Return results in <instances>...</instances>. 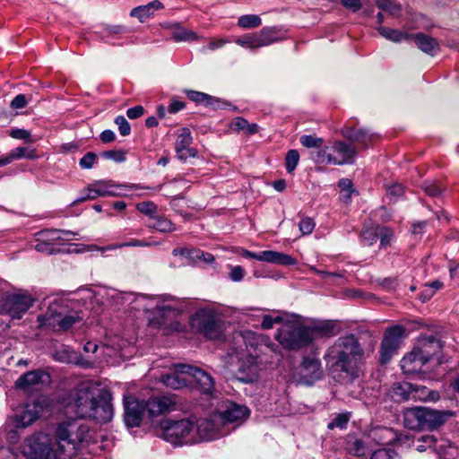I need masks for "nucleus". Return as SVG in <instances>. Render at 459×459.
I'll return each mask as SVG.
<instances>
[{"instance_id":"5","label":"nucleus","mask_w":459,"mask_h":459,"mask_svg":"<svg viewBox=\"0 0 459 459\" xmlns=\"http://www.w3.org/2000/svg\"><path fill=\"white\" fill-rule=\"evenodd\" d=\"M455 412L438 411L427 407H412L403 413L404 426L410 429H435L442 426Z\"/></svg>"},{"instance_id":"51","label":"nucleus","mask_w":459,"mask_h":459,"mask_svg":"<svg viewBox=\"0 0 459 459\" xmlns=\"http://www.w3.org/2000/svg\"><path fill=\"white\" fill-rule=\"evenodd\" d=\"M286 319L282 316H273L271 315H264L261 323L263 329H272L275 324L284 323Z\"/></svg>"},{"instance_id":"6","label":"nucleus","mask_w":459,"mask_h":459,"mask_svg":"<svg viewBox=\"0 0 459 459\" xmlns=\"http://www.w3.org/2000/svg\"><path fill=\"white\" fill-rule=\"evenodd\" d=\"M156 432L160 437L175 446L193 445L196 443L195 422L189 419L163 420Z\"/></svg>"},{"instance_id":"36","label":"nucleus","mask_w":459,"mask_h":459,"mask_svg":"<svg viewBox=\"0 0 459 459\" xmlns=\"http://www.w3.org/2000/svg\"><path fill=\"white\" fill-rule=\"evenodd\" d=\"M380 435L383 437H386V441H383V445H392L394 442L400 445H411L410 437L407 434H397L391 429H384L380 430Z\"/></svg>"},{"instance_id":"62","label":"nucleus","mask_w":459,"mask_h":459,"mask_svg":"<svg viewBox=\"0 0 459 459\" xmlns=\"http://www.w3.org/2000/svg\"><path fill=\"white\" fill-rule=\"evenodd\" d=\"M103 155L104 157L117 162H123L126 160V153L123 151H108L104 152Z\"/></svg>"},{"instance_id":"40","label":"nucleus","mask_w":459,"mask_h":459,"mask_svg":"<svg viewBox=\"0 0 459 459\" xmlns=\"http://www.w3.org/2000/svg\"><path fill=\"white\" fill-rule=\"evenodd\" d=\"M186 94L194 102L196 103H204L206 106H214L218 100L214 97H212L204 92L196 91H185Z\"/></svg>"},{"instance_id":"50","label":"nucleus","mask_w":459,"mask_h":459,"mask_svg":"<svg viewBox=\"0 0 459 459\" xmlns=\"http://www.w3.org/2000/svg\"><path fill=\"white\" fill-rule=\"evenodd\" d=\"M151 246V243L145 241V240H139V239H132L128 242H123L116 245H112L107 247H102L101 250H113L117 248H122L126 247H149Z\"/></svg>"},{"instance_id":"31","label":"nucleus","mask_w":459,"mask_h":459,"mask_svg":"<svg viewBox=\"0 0 459 459\" xmlns=\"http://www.w3.org/2000/svg\"><path fill=\"white\" fill-rule=\"evenodd\" d=\"M182 364L174 366V372L162 377L163 383L173 389H180L191 382L186 373L179 372L178 368Z\"/></svg>"},{"instance_id":"57","label":"nucleus","mask_w":459,"mask_h":459,"mask_svg":"<svg viewBox=\"0 0 459 459\" xmlns=\"http://www.w3.org/2000/svg\"><path fill=\"white\" fill-rule=\"evenodd\" d=\"M97 156L93 152H87L79 161V165L83 169H90L93 167Z\"/></svg>"},{"instance_id":"41","label":"nucleus","mask_w":459,"mask_h":459,"mask_svg":"<svg viewBox=\"0 0 459 459\" xmlns=\"http://www.w3.org/2000/svg\"><path fill=\"white\" fill-rule=\"evenodd\" d=\"M256 36L260 48L269 46L278 41L276 32L273 28H263L258 33H256Z\"/></svg>"},{"instance_id":"56","label":"nucleus","mask_w":459,"mask_h":459,"mask_svg":"<svg viewBox=\"0 0 459 459\" xmlns=\"http://www.w3.org/2000/svg\"><path fill=\"white\" fill-rule=\"evenodd\" d=\"M404 193V187L398 183L389 186L386 188V194L391 200L395 201L398 197L403 195Z\"/></svg>"},{"instance_id":"10","label":"nucleus","mask_w":459,"mask_h":459,"mask_svg":"<svg viewBox=\"0 0 459 459\" xmlns=\"http://www.w3.org/2000/svg\"><path fill=\"white\" fill-rule=\"evenodd\" d=\"M191 326L211 340H217L222 334V321L220 315L212 308H201L190 318Z\"/></svg>"},{"instance_id":"54","label":"nucleus","mask_w":459,"mask_h":459,"mask_svg":"<svg viewBox=\"0 0 459 459\" xmlns=\"http://www.w3.org/2000/svg\"><path fill=\"white\" fill-rule=\"evenodd\" d=\"M315 221L309 217H304L299 223V228L302 235H309L315 229Z\"/></svg>"},{"instance_id":"16","label":"nucleus","mask_w":459,"mask_h":459,"mask_svg":"<svg viewBox=\"0 0 459 459\" xmlns=\"http://www.w3.org/2000/svg\"><path fill=\"white\" fill-rule=\"evenodd\" d=\"M241 255L247 258L256 259L262 262H267L281 265H294L297 261L290 255L283 254L277 251L265 250L261 253H253L248 250L243 249Z\"/></svg>"},{"instance_id":"52","label":"nucleus","mask_w":459,"mask_h":459,"mask_svg":"<svg viewBox=\"0 0 459 459\" xmlns=\"http://www.w3.org/2000/svg\"><path fill=\"white\" fill-rule=\"evenodd\" d=\"M136 208L140 212L149 215L150 218L155 216L157 212V205L151 201L139 203L137 204Z\"/></svg>"},{"instance_id":"61","label":"nucleus","mask_w":459,"mask_h":459,"mask_svg":"<svg viewBox=\"0 0 459 459\" xmlns=\"http://www.w3.org/2000/svg\"><path fill=\"white\" fill-rule=\"evenodd\" d=\"M247 123V119L238 117L234 118L230 122V127L231 130L238 132V133L244 132Z\"/></svg>"},{"instance_id":"44","label":"nucleus","mask_w":459,"mask_h":459,"mask_svg":"<svg viewBox=\"0 0 459 459\" xmlns=\"http://www.w3.org/2000/svg\"><path fill=\"white\" fill-rule=\"evenodd\" d=\"M417 442L419 444L416 449L419 452L426 451L428 448L437 449L436 444L437 443V438L434 435H423L418 438Z\"/></svg>"},{"instance_id":"15","label":"nucleus","mask_w":459,"mask_h":459,"mask_svg":"<svg viewBox=\"0 0 459 459\" xmlns=\"http://www.w3.org/2000/svg\"><path fill=\"white\" fill-rule=\"evenodd\" d=\"M33 299L26 294H13L4 299L3 309L13 318H21L31 306Z\"/></svg>"},{"instance_id":"7","label":"nucleus","mask_w":459,"mask_h":459,"mask_svg":"<svg viewBox=\"0 0 459 459\" xmlns=\"http://www.w3.org/2000/svg\"><path fill=\"white\" fill-rule=\"evenodd\" d=\"M275 339L287 350L298 351L310 345L306 325L298 318L286 319L277 330Z\"/></svg>"},{"instance_id":"33","label":"nucleus","mask_w":459,"mask_h":459,"mask_svg":"<svg viewBox=\"0 0 459 459\" xmlns=\"http://www.w3.org/2000/svg\"><path fill=\"white\" fill-rule=\"evenodd\" d=\"M411 393V399L421 402H436L439 399L438 392L417 384H412Z\"/></svg>"},{"instance_id":"18","label":"nucleus","mask_w":459,"mask_h":459,"mask_svg":"<svg viewBox=\"0 0 459 459\" xmlns=\"http://www.w3.org/2000/svg\"><path fill=\"white\" fill-rule=\"evenodd\" d=\"M428 363V355L413 350L405 355L401 362V368L406 375H416L423 372V367Z\"/></svg>"},{"instance_id":"64","label":"nucleus","mask_w":459,"mask_h":459,"mask_svg":"<svg viewBox=\"0 0 459 459\" xmlns=\"http://www.w3.org/2000/svg\"><path fill=\"white\" fill-rule=\"evenodd\" d=\"M144 113V108L143 106H134L133 108H130L126 110V116L130 118V119H135V118H138L140 117H142Z\"/></svg>"},{"instance_id":"63","label":"nucleus","mask_w":459,"mask_h":459,"mask_svg":"<svg viewBox=\"0 0 459 459\" xmlns=\"http://www.w3.org/2000/svg\"><path fill=\"white\" fill-rule=\"evenodd\" d=\"M27 105V100L24 94L17 95L11 102V108L13 109L23 108Z\"/></svg>"},{"instance_id":"35","label":"nucleus","mask_w":459,"mask_h":459,"mask_svg":"<svg viewBox=\"0 0 459 459\" xmlns=\"http://www.w3.org/2000/svg\"><path fill=\"white\" fill-rule=\"evenodd\" d=\"M344 135L352 142L361 143L364 147H367L368 143L374 137V135L370 134L368 130L362 128L349 129Z\"/></svg>"},{"instance_id":"9","label":"nucleus","mask_w":459,"mask_h":459,"mask_svg":"<svg viewBox=\"0 0 459 459\" xmlns=\"http://www.w3.org/2000/svg\"><path fill=\"white\" fill-rule=\"evenodd\" d=\"M22 449L31 459H63L56 442L41 432L28 437Z\"/></svg>"},{"instance_id":"26","label":"nucleus","mask_w":459,"mask_h":459,"mask_svg":"<svg viewBox=\"0 0 459 459\" xmlns=\"http://www.w3.org/2000/svg\"><path fill=\"white\" fill-rule=\"evenodd\" d=\"M259 367L253 357L242 360L238 368V379L244 383H251L257 379Z\"/></svg>"},{"instance_id":"3","label":"nucleus","mask_w":459,"mask_h":459,"mask_svg":"<svg viewBox=\"0 0 459 459\" xmlns=\"http://www.w3.org/2000/svg\"><path fill=\"white\" fill-rule=\"evenodd\" d=\"M89 427L77 420L59 422L55 430L56 445L63 459L71 458L85 441Z\"/></svg>"},{"instance_id":"39","label":"nucleus","mask_w":459,"mask_h":459,"mask_svg":"<svg viewBox=\"0 0 459 459\" xmlns=\"http://www.w3.org/2000/svg\"><path fill=\"white\" fill-rule=\"evenodd\" d=\"M312 159L317 164L334 165V154L332 152L331 146H325L320 150L312 152Z\"/></svg>"},{"instance_id":"25","label":"nucleus","mask_w":459,"mask_h":459,"mask_svg":"<svg viewBox=\"0 0 459 459\" xmlns=\"http://www.w3.org/2000/svg\"><path fill=\"white\" fill-rule=\"evenodd\" d=\"M49 380V375L40 370L29 371L22 375L16 381V385L24 390H30L39 384Z\"/></svg>"},{"instance_id":"47","label":"nucleus","mask_w":459,"mask_h":459,"mask_svg":"<svg viewBox=\"0 0 459 459\" xmlns=\"http://www.w3.org/2000/svg\"><path fill=\"white\" fill-rule=\"evenodd\" d=\"M361 240L367 246H371L375 242H377L378 238V234L377 232V229L374 227L364 228L361 232Z\"/></svg>"},{"instance_id":"32","label":"nucleus","mask_w":459,"mask_h":459,"mask_svg":"<svg viewBox=\"0 0 459 459\" xmlns=\"http://www.w3.org/2000/svg\"><path fill=\"white\" fill-rule=\"evenodd\" d=\"M412 383L402 382L394 384L388 391V396L396 403L411 399Z\"/></svg>"},{"instance_id":"22","label":"nucleus","mask_w":459,"mask_h":459,"mask_svg":"<svg viewBox=\"0 0 459 459\" xmlns=\"http://www.w3.org/2000/svg\"><path fill=\"white\" fill-rule=\"evenodd\" d=\"M334 154V165L352 164L355 161L357 150L344 142H335L331 146Z\"/></svg>"},{"instance_id":"34","label":"nucleus","mask_w":459,"mask_h":459,"mask_svg":"<svg viewBox=\"0 0 459 459\" xmlns=\"http://www.w3.org/2000/svg\"><path fill=\"white\" fill-rule=\"evenodd\" d=\"M377 30L382 37L395 43L407 41L411 38V34L388 27L380 26Z\"/></svg>"},{"instance_id":"48","label":"nucleus","mask_w":459,"mask_h":459,"mask_svg":"<svg viewBox=\"0 0 459 459\" xmlns=\"http://www.w3.org/2000/svg\"><path fill=\"white\" fill-rule=\"evenodd\" d=\"M299 160V154L296 150H290L285 158L286 170L291 173L297 167Z\"/></svg>"},{"instance_id":"11","label":"nucleus","mask_w":459,"mask_h":459,"mask_svg":"<svg viewBox=\"0 0 459 459\" xmlns=\"http://www.w3.org/2000/svg\"><path fill=\"white\" fill-rule=\"evenodd\" d=\"M404 333L405 329L401 325H393L385 330L379 351L382 364L389 362L396 353Z\"/></svg>"},{"instance_id":"21","label":"nucleus","mask_w":459,"mask_h":459,"mask_svg":"<svg viewBox=\"0 0 459 459\" xmlns=\"http://www.w3.org/2000/svg\"><path fill=\"white\" fill-rule=\"evenodd\" d=\"M195 436L196 443L209 441L221 437L220 429L215 423L207 419H200L195 422Z\"/></svg>"},{"instance_id":"17","label":"nucleus","mask_w":459,"mask_h":459,"mask_svg":"<svg viewBox=\"0 0 459 459\" xmlns=\"http://www.w3.org/2000/svg\"><path fill=\"white\" fill-rule=\"evenodd\" d=\"M300 379L305 385H312L323 377L321 362L316 358L304 357L300 364Z\"/></svg>"},{"instance_id":"46","label":"nucleus","mask_w":459,"mask_h":459,"mask_svg":"<svg viewBox=\"0 0 459 459\" xmlns=\"http://www.w3.org/2000/svg\"><path fill=\"white\" fill-rule=\"evenodd\" d=\"M350 417L351 413L349 412L339 413L328 423L327 428L329 429H333L334 428L344 429L347 427Z\"/></svg>"},{"instance_id":"4","label":"nucleus","mask_w":459,"mask_h":459,"mask_svg":"<svg viewBox=\"0 0 459 459\" xmlns=\"http://www.w3.org/2000/svg\"><path fill=\"white\" fill-rule=\"evenodd\" d=\"M52 405V400L46 395L29 399L15 408L13 415L8 418V421L14 428L24 429L34 424L45 413L49 412Z\"/></svg>"},{"instance_id":"58","label":"nucleus","mask_w":459,"mask_h":459,"mask_svg":"<svg viewBox=\"0 0 459 459\" xmlns=\"http://www.w3.org/2000/svg\"><path fill=\"white\" fill-rule=\"evenodd\" d=\"M395 453L391 449H378L375 451L370 459H394Z\"/></svg>"},{"instance_id":"24","label":"nucleus","mask_w":459,"mask_h":459,"mask_svg":"<svg viewBox=\"0 0 459 459\" xmlns=\"http://www.w3.org/2000/svg\"><path fill=\"white\" fill-rule=\"evenodd\" d=\"M76 233L71 230H45L37 233V239L47 241L53 247L56 243L75 239Z\"/></svg>"},{"instance_id":"60","label":"nucleus","mask_w":459,"mask_h":459,"mask_svg":"<svg viewBox=\"0 0 459 459\" xmlns=\"http://www.w3.org/2000/svg\"><path fill=\"white\" fill-rule=\"evenodd\" d=\"M339 186L342 188V192H345V195H343V198L345 200L350 199L351 194L353 191L351 180L348 178H342L339 181Z\"/></svg>"},{"instance_id":"12","label":"nucleus","mask_w":459,"mask_h":459,"mask_svg":"<svg viewBox=\"0 0 459 459\" xmlns=\"http://www.w3.org/2000/svg\"><path fill=\"white\" fill-rule=\"evenodd\" d=\"M147 412L145 401L134 395L124 397V420L128 428L138 427L144 413Z\"/></svg>"},{"instance_id":"42","label":"nucleus","mask_w":459,"mask_h":459,"mask_svg":"<svg viewBox=\"0 0 459 459\" xmlns=\"http://www.w3.org/2000/svg\"><path fill=\"white\" fill-rule=\"evenodd\" d=\"M262 24L261 18L256 14L242 15L238 20V25L243 29H255Z\"/></svg>"},{"instance_id":"2","label":"nucleus","mask_w":459,"mask_h":459,"mask_svg":"<svg viewBox=\"0 0 459 459\" xmlns=\"http://www.w3.org/2000/svg\"><path fill=\"white\" fill-rule=\"evenodd\" d=\"M364 351L354 334L339 337L325 355L326 365L333 372L342 373L346 377H359V363Z\"/></svg>"},{"instance_id":"19","label":"nucleus","mask_w":459,"mask_h":459,"mask_svg":"<svg viewBox=\"0 0 459 459\" xmlns=\"http://www.w3.org/2000/svg\"><path fill=\"white\" fill-rule=\"evenodd\" d=\"M176 400L173 396L160 395L145 401L147 413L150 417L158 416L172 411L176 408Z\"/></svg>"},{"instance_id":"55","label":"nucleus","mask_w":459,"mask_h":459,"mask_svg":"<svg viewBox=\"0 0 459 459\" xmlns=\"http://www.w3.org/2000/svg\"><path fill=\"white\" fill-rule=\"evenodd\" d=\"M115 124L117 126L119 133L123 136L129 135L131 133V126L127 120L123 116H117L115 118Z\"/></svg>"},{"instance_id":"53","label":"nucleus","mask_w":459,"mask_h":459,"mask_svg":"<svg viewBox=\"0 0 459 459\" xmlns=\"http://www.w3.org/2000/svg\"><path fill=\"white\" fill-rule=\"evenodd\" d=\"M323 139L315 135H302L300 137V143L307 148H318L323 144Z\"/></svg>"},{"instance_id":"23","label":"nucleus","mask_w":459,"mask_h":459,"mask_svg":"<svg viewBox=\"0 0 459 459\" xmlns=\"http://www.w3.org/2000/svg\"><path fill=\"white\" fill-rule=\"evenodd\" d=\"M192 140L193 138L189 129L183 128L175 143V150L180 160L196 156L197 152L195 149L191 148Z\"/></svg>"},{"instance_id":"30","label":"nucleus","mask_w":459,"mask_h":459,"mask_svg":"<svg viewBox=\"0 0 459 459\" xmlns=\"http://www.w3.org/2000/svg\"><path fill=\"white\" fill-rule=\"evenodd\" d=\"M162 8L163 4L160 1L154 0L145 5H140L132 9L130 15L137 18L140 22H144L148 19L153 17L156 11Z\"/></svg>"},{"instance_id":"28","label":"nucleus","mask_w":459,"mask_h":459,"mask_svg":"<svg viewBox=\"0 0 459 459\" xmlns=\"http://www.w3.org/2000/svg\"><path fill=\"white\" fill-rule=\"evenodd\" d=\"M442 349V344L434 335L422 336L415 350L428 355V362Z\"/></svg>"},{"instance_id":"59","label":"nucleus","mask_w":459,"mask_h":459,"mask_svg":"<svg viewBox=\"0 0 459 459\" xmlns=\"http://www.w3.org/2000/svg\"><path fill=\"white\" fill-rule=\"evenodd\" d=\"M38 241L39 243L35 245V250L38 252L52 255L57 251V249L52 247L50 243L42 240Z\"/></svg>"},{"instance_id":"29","label":"nucleus","mask_w":459,"mask_h":459,"mask_svg":"<svg viewBox=\"0 0 459 459\" xmlns=\"http://www.w3.org/2000/svg\"><path fill=\"white\" fill-rule=\"evenodd\" d=\"M248 412L249 411L246 406L228 403L226 409L221 412V417L227 422H237L245 420Z\"/></svg>"},{"instance_id":"8","label":"nucleus","mask_w":459,"mask_h":459,"mask_svg":"<svg viewBox=\"0 0 459 459\" xmlns=\"http://www.w3.org/2000/svg\"><path fill=\"white\" fill-rule=\"evenodd\" d=\"M82 319L78 311H68L65 306L56 301L50 303L47 311L38 317L40 326L55 331H66Z\"/></svg>"},{"instance_id":"13","label":"nucleus","mask_w":459,"mask_h":459,"mask_svg":"<svg viewBox=\"0 0 459 459\" xmlns=\"http://www.w3.org/2000/svg\"><path fill=\"white\" fill-rule=\"evenodd\" d=\"M126 187L124 185H116L110 180L95 181L87 187V195L78 199L77 202L95 200L100 196L121 195L122 190Z\"/></svg>"},{"instance_id":"1","label":"nucleus","mask_w":459,"mask_h":459,"mask_svg":"<svg viewBox=\"0 0 459 459\" xmlns=\"http://www.w3.org/2000/svg\"><path fill=\"white\" fill-rule=\"evenodd\" d=\"M112 394L109 390L97 389L90 381H82L61 398L64 407L82 419H94L105 423L113 418Z\"/></svg>"},{"instance_id":"45","label":"nucleus","mask_w":459,"mask_h":459,"mask_svg":"<svg viewBox=\"0 0 459 459\" xmlns=\"http://www.w3.org/2000/svg\"><path fill=\"white\" fill-rule=\"evenodd\" d=\"M377 7L385 12H388L391 15H398L401 5L394 2L393 0H375Z\"/></svg>"},{"instance_id":"43","label":"nucleus","mask_w":459,"mask_h":459,"mask_svg":"<svg viewBox=\"0 0 459 459\" xmlns=\"http://www.w3.org/2000/svg\"><path fill=\"white\" fill-rule=\"evenodd\" d=\"M235 42L244 48L255 49L259 47L256 33H247L238 38Z\"/></svg>"},{"instance_id":"20","label":"nucleus","mask_w":459,"mask_h":459,"mask_svg":"<svg viewBox=\"0 0 459 459\" xmlns=\"http://www.w3.org/2000/svg\"><path fill=\"white\" fill-rule=\"evenodd\" d=\"M310 344L320 338H329L338 334L339 327L333 321H323L306 325Z\"/></svg>"},{"instance_id":"14","label":"nucleus","mask_w":459,"mask_h":459,"mask_svg":"<svg viewBox=\"0 0 459 459\" xmlns=\"http://www.w3.org/2000/svg\"><path fill=\"white\" fill-rule=\"evenodd\" d=\"M179 372L186 373L191 382L195 381L199 390L207 394H212L214 390V380L206 371L191 365H181L178 368Z\"/></svg>"},{"instance_id":"37","label":"nucleus","mask_w":459,"mask_h":459,"mask_svg":"<svg viewBox=\"0 0 459 459\" xmlns=\"http://www.w3.org/2000/svg\"><path fill=\"white\" fill-rule=\"evenodd\" d=\"M148 227L162 233L172 232L176 230L174 224L169 219L158 215L150 218Z\"/></svg>"},{"instance_id":"27","label":"nucleus","mask_w":459,"mask_h":459,"mask_svg":"<svg viewBox=\"0 0 459 459\" xmlns=\"http://www.w3.org/2000/svg\"><path fill=\"white\" fill-rule=\"evenodd\" d=\"M411 39L414 40L419 49L429 56H433L439 52L440 48L438 42L436 39L429 35L424 33L411 34Z\"/></svg>"},{"instance_id":"49","label":"nucleus","mask_w":459,"mask_h":459,"mask_svg":"<svg viewBox=\"0 0 459 459\" xmlns=\"http://www.w3.org/2000/svg\"><path fill=\"white\" fill-rule=\"evenodd\" d=\"M14 160H20L22 158L33 160L37 157L35 151L28 147H17L11 151Z\"/></svg>"},{"instance_id":"38","label":"nucleus","mask_w":459,"mask_h":459,"mask_svg":"<svg viewBox=\"0 0 459 459\" xmlns=\"http://www.w3.org/2000/svg\"><path fill=\"white\" fill-rule=\"evenodd\" d=\"M173 39L179 41H194L198 40L199 36L193 30H187L179 24H173L171 27Z\"/></svg>"}]
</instances>
